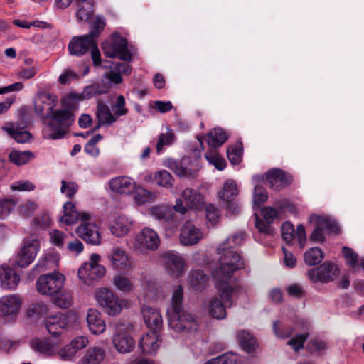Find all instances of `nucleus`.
<instances>
[{
	"instance_id": "obj_49",
	"label": "nucleus",
	"mask_w": 364,
	"mask_h": 364,
	"mask_svg": "<svg viewBox=\"0 0 364 364\" xmlns=\"http://www.w3.org/2000/svg\"><path fill=\"white\" fill-rule=\"evenodd\" d=\"M56 266L54 257L50 255H46L38 260L35 266V269L38 272H44L51 269Z\"/></svg>"
},
{
	"instance_id": "obj_51",
	"label": "nucleus",
	"mask_w": 364,
	"mask_h": 364,
	"mask_svg": "<svg viewBox=\"0 0 364 364\" xmlns=\"http://www.w3.org/2000/svg\"><path fill=\"white\" fill-rule=\"evenodd\" d=\"M10 188L13 191H27L30 192L36 188V185L29 180H18L13 182Z\"/></svg>"
},
{
	"instance_id": "obj_35",
	"label": "nucleus",
	"mask_w": 364,
	"mask_h": 364,
	"mask_svg": "<svg viewBox=\"0 0 364 364\" xmlns=\"http://www.w3.org/2000/svg\"><path fill=\"white\" fill-rule=\"evenodd\" d=\"M96 114L98 119V127L101 125H109L114 123L117 119L112 114L108 106L100 102L97 107Z\"/></svg>"
},
{
	"instance_id": "obj_62",
	"label": "nucleus",
	"mask_w": 364,
	"mask_h": 364,
	"mask_svg": "<svg viewBox=\"0 0 364 364\" xmlns=\"http://www.w3.org/2000/svg\"><path fill=\"white\" fill-rule=\"evenodd\" d=\"M206 218L211 225H215L220 220V213L218 210L213 205L208 204L205 207Z\"/></svg>"
},
{
	"instance_id": "obj_38",
	"label": "nucleus",
	"mask_w": 364,
	"mask_h": 364,
	"mask_svg": "<svg viewBox=\"0 0 364 364\" xmlns=\"http://www.w3.org/2000/svg\"><path fill=\"white\" fill-rule=\"evenodd\" d=\"M237 340L240 346L247 353H251L257 347V343L249 332L240 330L237 333Z\"/></svg>"
},
{
	"instance_id": "obj_28",
	"label": "nucleus",
	"mask_w": 364,
	"mask_h": 364,
	"mask_svg": "<svg viewBox=\"0 0 364 364\" xmlns=\"http://www.w3.org/2000/svg\"><path fill=\"white\" fill-rule=\"evenodd\" d=\"M3 129L18 143H26L31 139V133L18 124L6 125Z\"/></svg>"
},
{
	"instance_id": "obj_14",
	"label": "nucleus",
	"mask_w": 364,
	"mask_h": 364,
	"mask_svg": "<svg viewBox=\"0 0 364 364\" xmlns=\"http://www.w3.org/2000/svg\"><path fill=\"white\" fill-rule=\"evenodd\" d=\"M238 192L235 181L228 179L224 183L223 188L218 193V196L223 203L228 214L235 215L240 210L239 205L235 200Z\"/></svg>"
},
{
	"instance_id": "obj_25",
	"label": "nucleus",
	"mask_w": 364,
	"mask_h": 364,
	"mask_svg": "<svg viewBox=\"0 0 364 364\" xmlns=\"http://www.w3.org/2000/svg\"><path fill=\"white\" fill-rule=\"evenodd\" d=\"M141 314L146 326L154 331L161 330L163 325L162 316L160 311L149 305L141 307Z\"/></svg>"
},
{
	"instance_id": "obj_19",
	"label": "nucleus",
	"mask_w": 364,
	"mask_h": 364,
	"mask_svg": "<svg viewBox=\"0 0 364 364\" xmlns=\"http://www.w3.org/2000/svg\"><path fill=\"white\" fill-rule=\"evenodd\" d=\"M237 291V289H233L230 294V301H228L223 298L220 293L218 291V296L212 297L208 304V310L209 314L216 319H223L226 317V308L230 307L232 305L233 300L232 296Z\"/></svg>"
},
{
	"instance_id": "obj_12",
	"label": "nucleus",
	"mask_w": 364,
	"mask_h": 364,
	"mask_svg": "<svg viewBox=\"0 0 364 364\" xmlns=\"http://www.w3.org/2000/svg\"><path fill=\"white\" fill-rule=\"evenodd\" d=\"M102 49L105 56L114 58H119L124 61H130L132 55L127 48V39L118 34H114L102 45Z\"/></svg>"
},
{
	"instance_id": "obj_43",
	"label": "nucleus",
	"mask_w": 364,
	"mask_h": 364,
	"mask_svg": "<svg viewBox=\"0 0 364 364\" xmlns=\"http://www.w3.org/2000/svg\"><path fill=\"white\" fill-rule=\"evenodd\" d=\"M109 87L105 85L95 83L86 87L81 92V97L84 100L90 99L97 95L107 93Z\"/></svg>"
},
{
	"instance_id": "obj_22",
	"label": "nucleus",
	"mask_w": 364,
	"mask_h": 364,
	"mask_svg": "<svg viewBox=\"0 0 364 364\" xmlns=\"http://www.w3.org/2000/svg\"><path fill=\"white\" fill-rule=\"evenodd\" d=\"M110 190L117 194L129 195L136 189L135 181L127 176H120L109 181Z\"/></svg>"
},
{
	"instance_id": "obj_48",
	"label": "nucleus",
	"mask_w": 364,
	"mask_h": 364,
	"mask_svg": "<svg viewBox=\"0 0 364 364\" xmlns=\"http://www.w3.org/2000/svg\"><path fill=\"white\" fill-rule=\"evenodd\" d=\"M78 9L76 12V18L78 21H86L92 16V3L87 2L85 6L82 4H77Z\"/></svg>"
},
{
	"instance_id": "obj_36",
	"label": "nucleus",
	"mask_w": 364,
	"mask_h": 364,
	"mask_svg": "<svg viewBox=\"0 0 364 364\" xmlns=\"http://www.w3.org/2000/svg\"><path fill=\"white\" fill-rule=\"evenodd\" d=\"M228 136L227 133L220 128H214L211 129L206 136V141L210 148H217L220 146Z\"/></svg>"
},
{
	"instance_id": "obj_31",
	"label": "nucleus",
	"mask_w": 364,
	"mask_h": 364,
	"mask_svg": "<svg viewBox=\"0 0 364 364\" xmlns=\"http://www.w3.org/2000/svg\"><path fill=\"white\" fill-rule=\"evenodd\" d=\"M154 331L144 335L140 341L139 347L145 354H154L159 347V336Z\"/></svg>"
},
{
	"instance_id": "obj_4",
	"label": "nucleus",
	"mask_w": 364,
	"mask_h": 364,
	"mask_svg": "<svg viewBox=\"0 0 364 364\" xmlns=\"http://www.w3.org/2000/svg\"><path fill=\"white\" fill-rule=\"evenodd\" d=\"M78 325V314L73 311L50 316L46 320L48 332L54 336H60L65 330L76 328Z\"/></svg>"
},
{
	"instance_id": "obj_53",
	"label": "nucleus",
	"mask_w": 364,
	"mask_h": 364,
	"mask_svg": "<svg viewBox=\"0 0 364 364\" xmlns=\"http://www.w3.org/2000/svg\"><path fill=\"white\" fill-rule=\"evenodd\" d=\"M55 299V304L61 308H68L71 306L73 296L71 293L67 290H60Z\"/></svg>"
},
{
	"instance_id": "obj_16",
	"label": "nucleus",
	"mask_w": 364,
	"mask_h": 364,
	"mask_svg": "<svg viewBox=\"0 0 364 364\" xmlns=\"http://www.w3.org/2000/svg\"><path fill=\"white\" fill-rule=\"evenodd\" d=\"M160 244V239L157 232L151 228H144L139 232L134 240L133 248L140 252L146 250H155Z\"/></svg>"
},
{
	"instance_id": "obj_50",
	"label": "nucleus",
	"mask_w": 364,
	"mask_h": 364,
	"mask_svg": "<svg viewBox=\"0 0 364 364\" xmlns=\"http://www.w3.org/2000/svg\"><path fill=\"white\" fill-rule=\"evenodd\" d=\"M126 101L123 95H119L116 98V101L112 105V109L114 115L117 117L124 116L128 112V109L125 107Z\"/></svg>"
},
{
	"instance_id": "obj_32",
	"label": "nucleus",
	"mask_w": 364,
	"mask_h": 364,
	"mask_svg": "<svg viewBox=\"0 0 364 364\" xmlns=\"http://www.w3.org/2000/svg\"><path fill=\"white\" fill-rule=\"evenodd\" d=\"M63 215L60 218V222L65 225H73L77 220L82 222V215L85 212L79 213L74 203L66 202L63 205Z\"/></svg>"
},
{
	"instance_id": "obj_17",
	"label": "nucleus",
	"mask_w": 364,
	"mask_h": 364,
	"mask_svg": "<svg viewBox=\"0 0 364 364\" xmlns=\"http://www.w3.org/2000/svg\"><path fill=\"white\" fill-rule=\"evenodd\" d=\"M39 247V242L35 238L25 240L20 252L16 257V264L21 268L28 266L34 260Z\"/></svg>"
},
{
	"instance_id": "obj_20",
	"label": "nucleus",
	"mask_w": 364,
	"mask_h": 364,
	"mask_svg": "<svg viewBox=\"0 0 364 364\" xmlns=\"http://www.w3.org/2000/svg\"><path fill=\"white\" fill-rule=\"evenodd\" d=\"M96 35L89 33L78 37H73L68 45L71 55L81 56L85 54L95 45Z\"/></svg>"
},
{
	"instance_id": "obj_40",
	"label": "nucleus",
	"mask_w": 364,
	"mask_h": 364,
	"mask_svg": "<svg viewBox=\"0 0 364 364\" xmlns=\"http://www.w3.org/2000/svg\"><path fill=\"white\" fill-rule=\"evenodd\" d=\"M245 240V233L242 232H236L226 239V240L220 244L217 248L218 254H220L222 251L225 250H231L232 248L240 246Z\"/></svg>"
},
{
	"instance_id": "obj_30",
	"label": "nucleus",
	"mask_w": 364,
	"mask_h": 364,
	"mask_svg": "<svg viewBox=\"0 0 364 364\" xmlns=\"http://www.w3.org/2000/svg\"><path fill=\"white\" fill-rule=\"evenodd\" d=\"M105 358V349L100 346H94L87 350L79 360V364H100Z\"/></svg>"
},
{
	"instance_id": "obj_13",
	"label": "nucleus",
	"mask_w": 364,
	"mask_h": 364,
	"mask_svg": "<svg viewBox=\"0 0 364 364\" xmlns=\"http://www.w3.org/2000/svg\"><path fill=\"white\" fill-rule=\"evenodd\" d=\"M76 233L87 243L97 245L101 242V235L98 227L88 213L82 215V222L76 229Z\"/></svg>"
},
{
	"instance_id": "obj_60",
	"label": "nucleus",
	"mask_w": 364,
	"mask_h": 364,
	"mask_svg": "<svg viewBox=\"0 0 364 364\" xmlns=\"http://www.w3.org/2000/svg\"><path fill=\"white\" fill-rule=\"evenodd\" d=\"M78 186L75 182L61 181L60 192L68 198H72L77 191Z\"/></svg>"
},
{
	"instance_id": "obj_3",
	"label": "nucleus",
	"mask_w": 364,
	"mask_h": 364,
	"mask_svg": "<svg viewBox=\"0 0 364 364\" xmlns=\"http://www.w3.org/2000/svg\"><path fill=\"white\" fill-rule=\"evenodd\" d=\"M183 289L181 285L175 287L171 306L167 309L168 325L176 332H188L197 329L196 317L183 309Z\"/></svg>"
},
{
	"instance_id": "obj_26",
	"label": "nucleus",
	"mask_w": 364,
	"mask_h": 364,
	"mask_svg": "<svg viewBox=\"0 0 364 364\" xmlns=\"http://www.w3.org/2000/svg\"><path fill=\"white\" fill-rule=\"evenodd\" d=\"M86 322L90 332L93 335H100L106 329L105 321L101 313L95 309H89L87 312Z\"/></svg>"
},
{
	"instance_id": "obj_5",
	"label": "nucleus",
	"mask_w": 364,
	"mask_h": 364,
	"mask_svg": "<svg viewBox=\"0 0 364 364\" xmlns=\"http://www.w3.org/2000/svg\"><path fill=\"white\" fill-rule=\"evenodd\" d=\"M205 207L203 195L196 189L186 188L181 193V198L176 199L173 210L185 215L189 210H200Z\"/></svg>"
},
{
	"instance_id": "obj_10",
	"label": "nucleus",
	"mask_w": 364,
	"mask_h": 364,
	"mask_svg": "<svg viewBox=\"0 0 364 364\" xmlns=\"http://www.w3.org/2000/svg\"><path fill=\"white\" fill-rule=\"evenodd\" d=\"M65 277L59 272H53L40 276L36 284L38 293L43 295L54 296L62 289Z\"/></svg>"
},
{
	"instance_id": "obj_55",
	"label": "nucleus",
	"mask_w": 364,
	"mask_h": 364,
	"mask_svg": "<svg viewBox=\"0 0 364 364\" xmlns=\"http://www.w3.org/2000/svg\"><path fill=\"white\" fill-rule=\"evenodd\" d=\"M16 202L14 199H1L0 200V219H4L9 216L14 209Z\"/></svg>"
},
{
	"instance_id": "obj_56",
	"label": "nucleus",
	"mask_w": 364,
	"mask_h": 364,
	"mask_svg": "<svg viewBox=\"0 0 364 364\" xmlns=\"http://www.w3.org/2000/svg\"><path fill=\"white\" fill-rule=\"evenodd\" d=\"M77 354L76 351L72 347V346L69 343L63 346L58 351V356L63 360L65 361H71L73 360L75 355Z\"/></svg>"
},
{
	"instance_id": "obj_1",
	"label": "nucleus",
	"mask_w": 364,
	"mask_h": 364,
	"mask_svg": "<svg viewBox=\"0 0 364 364\" xmlns=\"http://www.w3.org/2000/svg\"><path fill=\"white\" fill-rule=\"evenodd\" d=\"M57 102L55 95L45 92H39L34 100L36 113L43 118L50 117L42 130L43 136L46 139L63 138L68 127L75 121L74 114L68 109L53 112Z\"/></svg>"
},
{
	"instance_id": "obj_8",
	"label": "nucleus",
	"mask_w": 364,
	"mask_h": 364,
	"mask_svg": "<svg viewBox=\"0 0 364 364\" xmlns=\"http://www.w3.org/2000/svg\"><path fill=\"white\" fill-rule=\"evenodd\" d=\"M340 274L338 265L331 261H326L316 267L309 269L306 277L313 283L326 284L336 280Z\"/></svg>"
},
{
	"instance_id": "obj_41",
	"label": "nucleus",
	"mask_w": 364,
	"mask_h": 364,
	"mask_svg": "<svg viewBox=\"0 0 364 364\" xmlns=\"http://www.w3.org/2000/svg\"><path fill=\"white\" fill-rule=\"evenodd\" d=\"M112 282L119 291L123 292H131L134 289L133 282L128 277L121 274L114 275Z\"/></svg>"
},
{
	"instance_id": "obj_46",
	"label": "nucleus",
	"mask_w": 364,
	"mask_h": 364,
	"mask_svg": "<svg viewBox=\"0 0 364 364\" xmlns=\"http://www.w3.org/2000/svg\"><path fill=\"white\" fill-rule=\"evenodd\" d=\"M323 257V253L318 247H312L304 254V261L309 265L318 264L322 261Z\"/></svg>"
},
{
	"instance_id": "obj_21",
	"label": "nucleus",
	"mask_w": 364,
	"mask_h": 364,
	"mask_svg": "<svg viewBox=\"0 0 364 364\" xmlns=\"http://www.w3.org/2000/svg\"><path fill=\"white\" fill-rule=\"evenodd\" d=\"M179 237L183 245L191 246L198 243L204 237V233L192 222L187 221L181 228Z\"/></svg>"
},
{
	"instance_id": "obj_61",
	"label": "nucleus",
	"mask_w": 364,
	"mask_h": 364,
	"mask_svg": "<svg viewBox=\"0 0 364 364\" xmlns=\"http://www.w3.org/2000/svg\"><path fill=\"white\" fill-rule=\"evenodd\" d=\"M227 156L232 164H238L242 159V149L240 146H230L227 151Z\"/></svg>"
},
{
	"instance_id": "obj_57",
	"label": "nucleus",
	"mask_w": 364,
	"mask_h": 364,
	"mask_svg": "<svg viewBox=\"0 0 364 364\" xmlns=\"http://www.w3.org/2000/svg\"><path fill=\"white\" fill-rule=\"evenodd\" d=\"M282 236L284 240L290 244L294 239V225L289 222H285L282 225Z\"/></svg>"
},
{
	"instance_id": "obj_11",
	"label": "nucleus",
	"mask_w": 364,
	"mask_h": 364,
	"mask_svg": "<svg viewBox=\"0 0 364 364\" xmlns=\"http://www.w3.org/2000/svg\"><path fill=\"white\" fill-rule=\"evenodd\" d=\"M309 222L315 225L310 235V240L316 242H323L325 240L326 233H338L339 228L337 223L328 218L318 215H311Z\"/></svg>"
},
{
	"instance_id": "obj_23",
	"label": "nucleus",
	"mask_w": 364,
	"mask_h": 364,
	"mask_svg": "<svg viewBox=\"0 0 364 364\" xmlns=\"http://www.w3.org/2000/svg\"><path fill=\"white\" fill-rule=\"evenodd\" d=\"M21 307V300L17 295H6L0 298V316H15Z\"/></svg>"
},
{
	"instance_id": "obj_34",
	"label": "nucleus",
	"mask_w": 364,
	"mask_h": 364,
	"mask_svg": "<svg viewBox=\"0 0 364 364\" xmlns=\"http://www.w3.org/2000/svg\"><path fill=\"white\" fill-rule=\"evenodd\" d=\"M33 350L41 354L52 355L56 352V347L54 344L46 339L33 338L30 342Z\"/></svg>"
},
{
	"instance_id": "obj_58",
	"label": "nucleus",
	"mask_w": 364,
	"mask_h": 364,
	"mask_svg": "<svg viewBox=\"0 0 364 364\" xmlns=\"http://www.w3.org/2000/svg\"><path fill=\"white\" fill-rule=\"evenodd\" d=\"M173 134L171 132L160 134L156 144V151L159 154L163 151L164 146H170L173 143Z\"/></svg>"
},
{
	"instance_id": "obj_59",
	"label": "nucleus",
	"mask_w": 364,
	"mask_h": 364,
	"mask_svg": "<svg viewBox=\"0 0 364 364\" xmlns=\"http://www.w3.org/2000/svg\"><path fill=\"white\" fill-rule=\"evenodd\" d=\"M267 198L268 196L265 188L261 186L255 185L253 197L254 205L259 206L267 200Z\"/></svg>"
},
{
	"instance_id": "obj_44",
	"label": "nucleus",
	"mask_w": 364,
	"mask_h": 364,
	"mask_svg": "<svg viewBox=\"0 0 364 364\" xmlns=\"http://www.w3.org/2000/svg\"><path fill=\"white\" fill-rule=\"evenodd\" d=\"M153 178L159 186L168 188L173 186L174 179L171 174L166 170L155 172Z\"/></svg>"
},
{
	"instance_id": "obj_45",
	"label": "nucleus",
	"mask_w": 364,
	"mask_h": 364,
	"mask_svg": "<svg viewBox=\"0 0 364 364\" xmlns=\"http://www.w3.org/2000/svg\"><path fill=\"white\" fill-rule=\"evenodd\" d=\"M9 160L17 166H21L28 163L33 158V154L29 151H20L13 150L9 154Z\"/></svg>"
},
{
	"instance_id": "obj_33",
	"label": "nucleus",
	"mask_w": 364,
	"mask_h": 364,
	"mask_svg": "<svg viewBox=\"0 0 364 364\" xmlns=\"http://www.w3.org/2000/svg\"><path fill=\"white\" fill-rule=\"evenodd\" d=\"M208 276L204 274L203 270L192 269L188 275V283L189 286L196 290L203 289L208 282Z\"/></svg>"
},
{
	"instance_id": "obj_37",
	"label": "nucleus",
	"mask_w": 364,
	"mask_h": 364,
	"mask_svg": "<svg viewBox=\"0 0 364 364\" xmlns=\"http://www.w3.org/2000/svg\"><path fill=\"white\" fill-rule=\"evenodd\" d=\"M133 193H134V201L138 205L153 203L155 201L157 196L155 193L136 186Z\"/></svg>"
},
{
	"instance_id": "obj_54",
	"label": "nucleus",
	"mask_w": 364,
	"mask_h": 364,
	"mask_svg": "<svg viewBox=\"0 0 364 364\" xmlns=\"http://www.w3.org/2000/svg\"><path fill=\"white\" fill-rule=\"evenodd\" d=\"M273 329L276 336L281 338H287L289 337L293 332L291 327L286 326L279 321L274 322Z\"/></svg>"
},
{
	"instance_id": "obj_2",
	"label": "nucleus",
	"mask_w": 364,
	"mask_h": 364,
	"mask_svg": "<svg viewBox=\"0 0 364 364\" xmlns=\"http://www.w3.org/2000/svg\"><path fill=\"white\" fill-rule=\"evenodd\" d=\"M219 257L220 266L213 272L215 280V288L220 296L230 301V294L233 289H237V284L232 278V274L244 267L242 257L235 251L225 250L222 251Z\"/></svg>"
},
{
	"instance_id": "obj_42",
	"label": "nucleus",
	"mask_w": 364,
	"mask_h": 364,
	"mask_svg": "<svg viewBox=\"0 0 364 364\" xmlns=\"http://www.w3.org/2000/svg\"><path fill=\"white\" fill-rule=\"evenodd\" d=\"M38 208V204L36 201L31 199H25L17 206V212L23 218H30Z\"/></svg>"
},
{
	"instance_id": "obj_27",
	"label": "nucleus",
	"mask_w": 364,
	"mask_h": 364,
	"mask_svg": "<svg viewBox=\"0 0 364 364\" xmlns=\"http://www.w3.org/2000/svg\"><path fill=\"white\" fill-rule=\"evenodd\" d=\"M0 279L3 287L9 289H15L20 281V277L7 264L0 266Z\"/></svg>"
},
{
	"instance_id": "obj_6",
	"label": "nucleus",
	"mask_w": 364,
	"mask_h": 364,
	"mask_svg": "<svg viewBox=\"0 0 364 364\" xmlns=\"http://www.w3.org/2000/svg\"><path fill=\"white\" fill-rule=\"evenodd\" d=\"M95 299L110 316L119 315L122 309L128 306V301L126 299H119L112 291L106 288L96 290Z\"/></svg>"
},
{
	"instance_id": "obj_9",
	"label": "nucleus",
	"mask_w": 364,
	"mask_h": 364,
	"mask_svg": "<svg viewBox=\"0 0 364 364\" xmlns=\"http://www.w3.org/2000/svg\"><path fill=\"white\" fill-rule=\"evenodd\" d=\"M114 332L112 336V343L120 353H128L135 348V341L129 334L131 326L126 323H115Z\"/></svg>"
},
{
	"instance_id": "obj_7",
	"label": "nucleus",
	"mask_w": 364,
	"mask_h": 364,
	"mask_svg": "<svg viewBox=\"0 0 364 364\" xmlns=\"http://www.w3.org/2000/svg\"><path fill=\"white\" fill-rule=\"evenodd\" d=\"M101 257L98 254H92L87 262H84L79 268L77 276L79 279L87 285L92 284L95 281L105 274V268L100 264Z\"/></svg>"
},
{
	"instance_id": "obj_52",
	"label": "nucleus",
	"mask_w": 364,
	"mask_h": 364,
	"mask_svg": "<svg viewBox=\"0 0 364 364\" xmlns=\"http://www.w3.org/2000/svg\"><path fill=\"white\" fill-rule=\"evenodd\" d=\"M346 263L348 266L353 269L358 267V255L351 248L343 247L342 250Z\"/></svg>"
},
{
	"instance_id": "obj_64",
	"label": "nucleus",
	"mask_w": 364,
	"mask_h": 364,
	"mask_svg": "<svg viewBox=\"0 0 364 364\" xmlns=\"http://www.w3.org/2000/svg\"><path fill=\"white\" fill-rule=\"evenodd\" d=\"M235 358L233 354L225 353L216 358H214L205 364H235Z\"/></svg>"
},
{
	"instance_id": "obj_39",
	"label": "nucleus",
	"mask_w": 364,
	"mask_h": 364,
	"mask_svg": "<svg viewBox=\"0 0 364 364\" xmlns=\"http://www.w3.org/2000/svg\"><path fill=\"white\" fill-rule=\"evenodd\" d=\"M48 306L42 301H36L28 305L26 310V316L33 320L39 319L48 312Z\"/></svg>"
},
{
	"instance_id": "obj_15",
	"label": "nucleus",
	"mask_w": 364,
	"mask_h": 364,
	"mask_svg": "<svg viewBox=\"0 0 364 364\" xmlns=\"http://www.w3.org/2000/svg\"><path fill=\"white\" fill-rule=\"evenodd\" d=\"M110 266L118 272L127 273L134 267L132 257L124 249L114 247L107 255Z\"/></svg>"
},
{
	"instance_id": "obj_47",
	"label": "nucleus",
	"mask_w": 364,
	"mask_h": 364,
	"mask_svg": "<svg viewBox=\"0 0 364 364\" xmlns=\"http://www.w3.org/2000/svg\"><path fill=\"white\" fill-rule=\"evenodd\" d=\"M205 157L210 164L220 171H223L226 167L225 160L214 149H211L206 152Z\"/></svg>"
},
{
	"instance_id": "obj_18",
	"label": "nucleus",
	"mask_w": 364,
	"mask_h": 364,
	"mask_svg": "<svg viewBox=\"0 0 364 364\" xmlns=\"http://www.w3.org/2000/svg\"><path fill=\"white\" fill-rule=\"evenodd\" d=\"M164 267L167 273L174 277L181 276L185 271V262L177 252H166L162 255Z\"/></svg>"
},
{
	"instance_id": "obj_29",
	"label": "nucleus",
	"mask_w": 364,
	"mask_h": 364,
	"mask_svg": "<svg viewBox=\"0 0 364 364\" xmlns=\"http://www.w3.org/2000/svg\"><path fill=\"white\" fill-rule=\"evenodd\" d=\"M132 221L124 215H119L110 225L111 232L118 237L126 235L130 230Z\"/></svg>"
},
{
	"instance_id": "obj_24",
	"label": "nucleus",
	"mask_w": 364,
	"mask_h": 364,
	"mask_svg": "<svg viewBox=\"0 0 364 364\" xmlns=\"http://www.w3.org/2000/svg\"><path fill=\"white\" fill-rule=\"evenodd\" d=\"M266 182L274 190H280L292 182V176L280 169H272L266 173Z\"/></svg>"
},
{
	"instance_id": "obj_63",
	"label": "nucleus",
	"mask_w": 364,
	"mask_h": 364,
	"mask_svg": "<svg viewBox=\"0 0 364 364\" xmlns=\"http://www.w3.org/2000/svg\"><path fill=\"white\" fill-rule=\"evenodd\" d=\"M150 214L157 220H166L168 213L166 206L162 205H156L151 207L149 210Z\"/></svg>"
}]
</instances>
